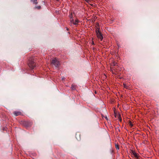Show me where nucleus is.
Masks as SVG:
<instances>
[{"instance_id": "obj_1", "label": "nucleus", "mask_w": 159, "mask_h": 159, "mask_svg": "<svg viewBox=\"0 0 159 159\" xmlns=\"http://www.w3.org/2000/svg\"><path fill=\"white\" fill-rule=\"evenodd\" d=\"M28 65L31 70V72H32V70L36 66V64L34 63V61L32 59L29 60Z\"/></svg>"}, {"instance_id": "obj_2", "label": "nucleus", "mask_w": 159, "mask_h": 159, "mask_svg": "<svg viewBox=\"0 0 159 159\" xmlns=\"http://www.w3.org/2000/svg\"><path fill=\"white\" fill-rule=\"evenodd\" d=\"M51 64L57 68L60 65L59 61L56 58H54L51 61Z\"/></svg>"}, {"instance_id": "obj_3", "label": "nucleus", "mask_w": 159, "mask_h": 159, "mask_svg": "<svg viewBox=\"0 0 159 159\" xmlns=\"http://www.w3.org/2000/svg\"><path fill=\"white\" fill-rule=\"evenodd\" d=\"M96 35L98 39H100L101 41H102L103 39V37L102 34L101 33H98L96 34Z\"/></svg>"}, {"instance_id": "obj_4", "label": "nucleus", "mask_w": 159, "mask_h": 159, "mask_svg": "<svg viewBox=\"0 0 159 159\" xmlns=\"http://www.w3.org/2000/svg\"><path fill=\"white\" fill-rule=\"evenodd\" d=\"M13 113L16 116L21 115L22 114V113L21 112L18 111H14Z\"/></svg>"}, {"instance_id": "obj_5", "label": "nucleus", "mask_w": 159, "mask_h": 159, "mask_svg": "<svg viewBox=\"0 0 159 159\" xmlns=\"http://www.w3.org/2000/svg\"><path fill=\"white\" fill-rule=\"evenodd\" d=\"M134 156L137 158H139V155L136 153L132 151V152Z\"/></svg>"}, {"instance_id": "obj_6", "label": "nucleus", "mask_w": 159, "mask_h": 159, "mask_svg": "<svg viewBox=\"0 0 159 159\" xmlns=\"http://www.w3.org/2000/svg\"><path fill=\"white\" fill-rule=\"evenodd\" d=\"M79 21L78 20H76L75 22H73V24L75 25H77L79 22Z\"/></svg>"}, {"instance_id": "obj_7", "label": "nucleus", "mask_w": 159, "mask_h": 159, "mask_svg": "<svg viewBox=\"0 0 159 159\" xmlns=\"http://www.w3.org/2000/svg\"><path fill=\"white\" fill-rule=\"evenodd\" d=\"M37 0H31V2H33L34 4H37L38 3V2H37Z\"/></svg>"}, {"instance_id": "obj_8", "label": "nucleus", "mask_w": 159, "mask_h": 159, "mask_svg": "<svg viewBox=\"0 0 159 159\" xmlns=\"http://www.w3.org/2000/svg\"><path fill=\"white\" fill-rule=\"evenodd\" d=\"M96 34L100 32V28H95Z\"/></svg>"}, {"instance_id": "obj_9", "label": "nucleus", "mask_w": 159, "mask_h": 159, "mask_svg": "<svg viewBox=\"0 0 159 159\" xmlns=\"http://www.w3.org/2000/svg\"><path fill=\"white\" fill-rule=\"evenodd\" d=\"M75 88H76V87H75V85H71V89L72 90H74L75 89Z\"/></svg>"}, {"instance_id": "obj_10", "label": "nucleus", "mask_w": 159, "mask_h": 159, "mask_svg": "<svg viewBox=\"0 0 159 159\" xmlns=\"http://www.w3.org/2000/svg\"><path fill=\"white\" fill-rule=\"evenodd\" d=\"M95 28H100L99 25L98 23H97L95 25Z\"/></svg>"}, {"instance_id": "obj_11", "label": "nucleus", "mask_w": 159, "mask_h": 159, "mask_svg": "<svg viewBox=\"0 0 159 159\" xmlns=\"http://www.w3.org/2000/svg\"><path fill=\"white\" fill-rule=\"evenodd\" d=\"M123 85H124V87L125 88H126V89H127V87H128V86H127V85H126V84L125 83H123Z\"/></svg>"}, {"instance_id": "obj_12", "label": "nucleus", "mask_w": 159, "mask_h": 159, "mask_svg": "<svg viewBox=\"0 0 159 159\" xmlns=\"http://www.w3.org/2000/svg\"><path fill=\"white\" fill-rule=\"evenodd\" d=\"M35 8H37L38 9H40L41 8V6H36L34 7Z\"/></svg>"}, {"instance_id": "obj_13", "label": "nucleus", "mask_w": 159, "mask_h": 159, "mask_svg": "<svg viewBox=\"0 0 159 159\" xmlns=\"http://www.w3.org/2000/svg\"><path fill=\"white\" fill-rule=\"evenodd\" d=\"M116 148V149H119V145L116 144L115 145Z\"/></svg>"}, {"instance_id": "obj_14", "label": "nucleus", "mask_w": 159, "mask_h": 159, "mask_svg": "<svg viewBox=\"0 0 159 159\" xmlns=\"http://www.w3.org/2000/svg\"><path fill=\"white\" fill-rule=\"evenodd\" d=\"M129 125L131 127H132L133 125L132 124L131 122H129Z\"/></svg>"}, {"instance_id": "obj_15", "label": "nucleus", "mask_w": 159, "mask_h": 159, "mask_svg": "<svg viewBox=\"0 0 159 159\" xmlns=\"http://www.w3.org/2000/svg\"><path fill=\"white\" fill-rule=\"evenodd\" d=\"M70 21L71 23H73L74 22V20L73 19V18H72L71 19L70 18Z\"/></svg>"}, {"instance_id": "obj_16", "label": "nucleus", "mask_w": 159, "mask_h": 159, "mask_svg": "<svg viewBox=\"0 0 159 159\" xmlns=\"http://www.w3.org/2000/svg\"><path fill=\"white\" fill-rule=\"evenodd\" d=\"M70 18H72V14L71 13L70 15Z\"/></svg>"}, {"instance_id": "obj_17", "label": "nucleus", "mask_w": 159, "mask_h": 159, "mask_svg": "<svg viewBox=\"0 0 159 159\" xmlns=\"http://www.w3.org/2000/svg\"><path fill=\"white\" fill-rule=\"evenodd\" d=\"M116 64H117V63H114V65L115 66H116Z\"/></svg>"}, {"instance_id": "obj_18", "label": "nucleus", "mask_w": 159, "mask_h": 159, "mask_svg": "<svg viewBox=\"0 0 159 159\" xmlns=\"http://www.w3.org/2000/svg\"><path fill=\"white\" fill-rule=\"evenodd\" d=\"M65 78L64 77H63L62 78V80H63Z\"/></svg>"}, {"instance_id": "obj_19", "label": "nucleus", "mask_w": 159, "mask_h": 159, "mask_svg": "<svg viewBox=\"0 0 159 159\" xmlns=\"http://www.w3.org/2000/svg\"><path fill=\"white\" fill-rule=\"evenodd\" d=\"M105 118H106V120H108V118H107V117H105Z\"/></svg>"}, {"instance_id": "obj_20", "label": "nucleus", "mask_w": 159, "mask_h": 159, "mask_svg": "<svg viewBox=\"0 0 159 159\" xmlns=\"http://www.w3.org/2000/svg\"><path fill=\"white\" fill-rule=\"evenodd\" d=\"M69 30L67 28V30Z\"/></svg>"}, {"instance_id": "obj_21", "label": "nucleus", "mask_w": 159, "mask_h": 159, "mask_svg": "<svg viewBox=\"0 0 159 159\" xmlns=\"http://www.w3.org/2000/svg\"><path fill=\"white\" fill-rule=\"evenodd\" d=\"M92 43H93V44H94V43H93V42Z\"/></svg>"}, {"instance_id": "obj_22", "label": "nucleus", "mask_w": 159, "mask_h": 159, "mask_svg": "<svg viewBox=\"0 0 159 159\" xmlns=\"http://www.w3.org/2000/svg\"><path fill=\"white\" fill-rule=\"evenodd\" d=\"M57 1H59V0H57Z\"/></svg>"}]
</instances>
